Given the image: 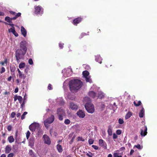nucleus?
<instances>
[{
    "instance_id": "1",
    "label": "nucleus",
    "mask_w": 157,
    "mask_h": 157,
    "mask_svg": "<svg viewBox=\"0 0 157 157\" xmlns=\"http://www.w3.org/2000/svg\"><path fill=\"white\" fill-rule=\"evenodd\" d=\"M70 90L71 91L77 90L82 86L83 83L77 79L70 81L69 83Z\"/></svg>"
},
{
    "instance_id": "2",
    "label": "nucleus",
    "mask_w": 157,
    "mask_h": 157,
    "mask_svg": "<svg viewBox=\"0 0 157 157\" xmlns=\"http://www.w3.org/2000/svg\"><path fill=\"white\" fill-rule=\"evenodd\" d=\"M28 43L25 41H22L20 44V49L19 50L26 53L27 50Z\"/></svg>"
},
{
    "instance_id": "3",
    "label": "nucleus",
    "mask_w": 157,
    "mask_h": 157,
    "mask_svg": "<svg viewBox=\"0 0 157 157\" xmlns=\"http://www.w3.org/2000/svg\"><path fill=\"white\" fill-rule=\"evenodd\" d=\"M85 107L87 111L89 113H93L94 111V105L91 102H87Z\"/></svg>"
},
{
    "instance_id": "4",
    "label": "nucleus",
    "mask_w": 157,
    "mask_h": 157,
    "mask_svg": "<svg viewBox=\"0 0 157 157\" xmlns=\"http://www.w3.org/2000/svg\"><path fill=\"white\" fill-rule=\"evenodd\" d=\"M26 53L17 49L15 53V57L17 62H20V59H23Z\"/></svg>"
},
{
    "instance_id": "5",
    "label": "nucleus",
    "mask_w": 157,
    "mask_h": 157,
    "mask_svg": "<svg viewBox=\"0 0 157 157\" xmlns=\"http://www.w3.org/2000/svg\"><path fill=\"white\" fill-rule=\"evenodd\" d=\"M30 130L32 132L38 131L40 129V124L38 123L34 122L29 126Z\"/></svg>"
},
{
    "instance_id": "6",
    "label": "nucleus",
    "mask_w": 157,
    "mask_h": 157,
    "mask_svg": "<svg viewBox=\"0 0 157 157\" xmlns=\"http://www.w3.org/2000/svg\"><path fill=\"white\" fill-rule=\"evenodd\" d=\"M41 7L39 6H35L34 13L36 15L42 14L43 13V11L42 10Z\"/></svg>"
},
{
    "instance_id": "7",
    "label": "nucleus",
    "mask_w": 157,
    "mask_h": 157,
    "mask_svg": "<svg viewBox=\"0 0 157 157\" xmlns=\"http://www.w3.org/2000/svg\"><path fill=\"white\" fill-rule=\"evenodd\" d=\"M147 128L146 126H144L141 129L140 135L142 136H144L146 135L147 132Z\"/></svg>"
},
{
    "instance_id": "8",
    "label": "nucleus",
    "mask_w": 157,
    "mask_h": 157,
    "mask_svg": "<svg viewBox=\"0 0 157 157\" xmlns=\"http://www.w3.org/2000/svg\"><path fill=\"white\" fill-rule=\"evenodd\" d=\"M99 144L100 146L105 149L107 148V144L102 139H100L98 141Z\"/></svg>"
},
{
    "instance_id": "9",
    "label": "nucleus",
    "mask_w": 157,
    "mask_h": 157,
    "mask_svg": "<svg viewBox=\"0 0 157 157\" xmlns=\"http://www.w3.org/2000/svg\"><path fill=\"white\" fill-rule=\"evenodd\" d=\"M43 138L45 143L48 145L50 144L51 141L49 136L47 135H44L43 136Z\"/></svg>"
},
{
    "instance_id": "10",
    "label": "nucleus",
    "mask_w": 157,
    "mask_h": 157,
    "mask_svg": "<svg viewBox=\"0 0 157 157\" xmlns=\"http://www.w3.org/2000/svg\"><path fill=\"white\" fill-rule=\"evenodd\" d=\"M82 20V18L81 17H78L73 20V23L75 25H77V24L80 22Z\"/></svg>"
},
{
    "instance_id": "11",
    "label": "nucleus",
    "mask_w": 157,
    "mask_h": 157,
    "mask_svg": "<svg viewBox=\"0 0 157 157\" xmlns=\"http://www.w3.org/2000/svg\"><path fill=\"white\" fill-rule=\"evenodd\" d=\"M34 138L33 137H31L29 140V145L31 148H33L34 144Z\"/></svg>"
},
{
    "instance_id": "12",
    "label": "nucleus",
    "mask_w": 157,
    "mask_h": 157,
    "mask_svg": "<svg viewBox=\"0 0 157 157\" xmlns=\"http://www.w3.org/2000/svg\"><path fill=\"white\" fill-rule=\"evenodd\" d=\"M77 114L79 117L83 118L85 116V114L84 111L79 110L77 113Z\"/></svg>"
},
{
    "instance_id": "13",
    "label": "nucleus",
    "mask_w": 157,
    "mask_h": 157,
    "mask_svg": "<svg viewBox=\"0 0 157 157\" xmlns=\"http://www.w3.org/2000/svg\"><path fill=\"white\" fill-rule=\"evenodd\" d=\"M54 119L55 117L53 115H52L50 117H48L45 121L49 124H51L53 122Z\"/></svg>"
},
{
    "instance_id": "14",
    "label": "nucleus",
    "mask_w": 157,
    "mask_h": 157,
    "mask_svg": "<svg viewBox=\"0 0 157 157\" xmlns=\"http://www.w3.org/2000/svg\"><path fill=\"white\" fill-rule=\"evenodd\" d=\"M70 107L72 110H76L78 109V106L76 104L73 102L70 103Z\"/></svg>"
},
{
    "instance_id": "15",
    "label": "nucleus",
    "mask_w": 157,
    "mask_h": 157,
    "mask_svg": "<svg viewBox=\"0 0 157 157\" xmlns=\"http://www.w3.org/2000/svg\"><path fill=\"white\" fill-rule=\"evenodd\" d=\"M11 150V147L10 145H7L5 148V152L6 154L9 153Z\"/></svg>"
},
{
    "instance_id": "16",
    "label": "nucleus",
    "mask_w": 157,
    "mask_h": 157,
    "mask_svg": "<svg viewBox=\"0 0 157 157\" xmlns=\"http://www.w3.org/2000/svg\"><path fill=\"white\" fill-rule=\"evenodd\" d=\"M21 32L22 34L24 37H25L27 35V31L22 26L21 27Z\"/></svg>"
},
{
    "instance_id": "17",
    "label": "nucleus",
    "mask_w": 157,
    "mask_h": 157,
    "mask_svg": "<svg viewBox=\"0 0 157 157\" xmlns=\"http://www.w3.org/2000/svg\"><path fill=\"white\" fill-rule=\"evenodd\" d=\"M144 109L143 107H142L139 114V117L140 118L143 117L144 115Z\"/></svg>"
},
{
    "instance_id": "18",
    "label": "nucleus",
    "mask_w": 157,
    "mask_h": 157,
    "mask_svg": "<svg viewBox=\"0 0 157 157\" xmlns=\"http://www.w3.org/2000/svg\"><path fill=\"white\" fill-rule=\"evenodd\" d=\"M56 148L59 153H61L63 151L62 146L59 144H58L56 145Z\"/></svg>"
},
{
    "instance_id": "19",
    "label": "nucleus",
    "mask_w": 157,
    "mask_h": 157,
    "mask_svg": "<svg viewBox=\"0 0 157 157\" xmlns=\"http://www.w3.org/2000/svg\"><path fill=\"white\" fill-rule=\"evenodd\" d=\"M89 96L92 98H94L95 97L96 93L93 91H90L89 92Z\"/></svg>"
},
{
    "instance_id": "20",
    "label": "nucleus",
    "mask_w": 157,
    "mask_h": 157,
    "mask_svg": "<svg viewBox=\"0 0 157 157\" xmlns=\"http://www.w3.org/2000/svg\"><path fill=\"white\" fill-rule=\"evenodd\" d=\"M108 132L109 136H111L112 134V129L111 126L109 125L108 127Z\"/></svg>"
},
{
    "instance_id": "21",
    "label": "nucleus",
    "mask_w": 157,
    "mask_h": 157,
    "mask_svg": "<svg viewBox=\"0 0 157 157\" xmlns=\"http://www.w3.org/2000/svg\"><path fill=\"white\" fill-rule=\"evenodd\" d=\"M65 113L64 110L61 108H58L57 110V114H64Z\"/></svg>"
},
{
    "instance_id": "22",
    "label": "nucleus",
    "mask_w": 157,
    "mask_h": 157,
    "mask_svg": "<svg viewBox=\"0 0 157 157\" xmlns=\"http://www.w3.org/2000/svg\"><path fill=\"white\" fill-rule=\"evenodd\" d=\"M132 115V113L131 112H128L125 117L126 120H127Z\"/></svg>"
},
{
    "instance_id": "23",
    "label": "nucleus",
    "mask_w": 157,
    "mask_h": 157,
    "mask_svg": "<svg viewBox=\"0 0 157 157\" xmlns=\"http://www.w3.org/2000/svg\"><path fill=\"white\" fill-rule=\"evenodd\" d=\"M133 104L136 106H138L142 104L141 102L140 101H137L136 100L133 102Z\"/></svg>"
},
{
    "instance_id": "24",
    "label": "nucleus",
    "mask_w": 157,
    "mask_h": 157,
    "mask_svg": "<svg viewBox=\"0 0 157 157\" xmlns=\"http://www.w3.org/2000/svg\"><path fill=\"white\" fill-rule=\"evenodd\" d=\"M8 140L9 142L10 143L13 142L14 140L13 136H11L9 137L8 138Z\"/></svg>"
},
{
    "instance_id": "25",
    "label": "nucleus",
    "mask_w": 157,
    "mask_h": 157,
    "mask_svg": "<svg viewBox=\"0 0 157 157\" xmlns=\"http://www.w3.org/2000/svg\"><path fill=\"white\" fill-rule=\"evenodd\" d=\"M82 74L85 78H86L89 75V73L87 71H85L83 72Z\"/></svg>"
},
{
    "instance_id": "26",
    "label": "nucleus",
    "mask_w": 157,
    "mask_h": 157,
    "mask_svg": "<svg viewBox=\"0 0 157 157\" xmlns=\"http://www.w3.org/2000/svg\"><path fill=\"white\" fill-rule=\"evenodd\" d=\"M116 152H114L113 154V157H122L121 155H119V150H117Z\"/></svg>"
},
{
    "instance_id": "27",
    "label": "nucleus",
    "mask_w": 157,
    "mask_h": 157,
    "mask_svg": "<svg viewBox=\"0 0 157 157\" xmlns=\"http://www.w3.org/2000/svg\"><path fill=\"white\" fill-rule=\"evenodd\" d=\"M5 20L9 23H11L12 22L11 20V18L8 16H7L5 17Z\"/></svg>"
},
{
    "instance_id": "28",
    "label": "nucleus",
    "mask_w": 157,
    "mask_h": 157,
    "mask_svg": "<svg viewBox=\"0 0 157 157\" xmlns=\"http://www.w3.org/2000/svg\"><path fill=\"white\" fill-rule=\"evenodd\" d=\"M29 154L31 157H36L35 155L34 154V153L32 150H30L29 151Z\"/></svg>"
},
{
    "instance_id": "29",
    "label": "nucleus",
    "mask_w": 157,
    "mask_h": 157,
    "mask_svg": "<svg viewBox=\"0 0 157 157\" xmlns=\"http://www.w3.org/2000/svg\"><path fill=\"white\" fill-rule=\"evenodd\" d=\"M84 101L87 102H90L91 101L90 98L88 97H86L84 98Z\"/></svg>"
},
{
    "instance_id": "30",
    "label": "nucleus",
    "mask_w": 157,
    "mask_h": 157,
    "mask_svg": "<svg viewBox=\"0 0 157 157\" xmlns=\"http://www.w3.org/2000/svg\"><path fill=\"white\" fill-rule=\"evenodd\" d=\"M25 66V63H21L19 64V67L20 69L24 68Z\"/></svg>"
},
{
    "instance_id": "31",
    "label": "nucleus",
    "mask_w": 157,
    "mask_h": 157,
    "mask_svg": "<svg viewBox=\"0 0 157 157\" xmlns=\"http://www.w3.org/2000/svg\"><path fill=\"white\" fill-rule=\"evenodd\" d=\"M19 77L20 78H23L24 79L25 78L26 76L24 74H22L21 72L19 74Z\"/></svg>"
},
{
    "instance_id": "32",
    "label": "nucleus",
    "mask_w": 157,
    "mask_h": 157,
    "mask_svg": "<svg viewBox=\"0 0 157 157\" xmlns=\"http://www.w3.org/2000/svg\"><path fill=\"white\" fill-rule=\"evenodd\" d=\"M7 59L6 58L4 61H2L0 63L3 66L4 64H7Z\"/></svg>"
},
{
    "instance_id": "33",
    "label": "nucleus",
    "mask_w": 157,
    "mask_h": 157,
    "mask_svg": "<svg viewBox=\"0 0 157 157\" xmlns=\"http://www.w3.org/2000/svg\"><path fill=\"white\" fill-rule=\"evenodd\" d=\"M10 70L11 72H14L16 70V67L14 66H10Z\"/></svg>"
},
{
    "instance_id": "34",
    "label": "nucleus",
    "mask_w": 157,
    "mask_h": 157,
    "mask_svg": "<svg viewBox=\"0 0 157 157\" xmlns=\"http://www.w3.org/2000/svg\"><path fill=\"white\" fill-rule=\"evenodd\" d=\"M27 112H25L24 113L22 114V116H21V120H23L25 118V116L27 114Z\"/></svg>"
},
{
    "instance_id": "35",
    "label": "nucleus",
    "mask_w": 157,
    "mask_h": 157,
    "mask_svg": "<svg viewBox=\"0 0 157 157\" xmlns=\"http://www.w3.org/2000/svg\"><path fill=\"white\" fill-rule=\"evenodd\" d=\"M64 114H61V113H60V114H58L59 115V119L60 121H62L63 120V115Z\"/></svg>"
},
{
    "instance_id": "36",
    "label": "nucleus",
    "mask_w": 157,
    "mask_h": 157,
    "mask_svg": "<svg viewBox=\"0 0 157 157\" xmlns=\"http://www.w3.org/2000/svg\"><path fill=\"white\" fill-rule=\"evenodd\" d=\"M4 23L6 24V25H9L10 26L12 27V28L14 27V25L13 24L11 23H8L6 22H4Z\"/></svg>"
},
{
    "instance_id": "37",
    "label": "nucleus",
    "mask_w": 157,
    "mask_h": 157,
    "mask_svg": "<svg viewBox=\"0 0 157 157\" xmlns=\"http://www.w3.org/2000/svg\"><path fill=\"white\" fill-rule=\"evenodd\" d=\"M70 121L69 120L66 119L65 120L64 123L66 124H70Z\"/></svg>"
},
{
    "instance_id": "38",
    "label": "nucleus",
    "mask_w": 157,
    "mask_h": 157,
    "mask_svg": "<svg viewBox=\"0 0 157 157\" xmlns=\"http://www.w3.org/2000/svg\"><path fill=\"white\" fill-rule=\"evenodd\" d=\"M6 71L5 68L4 67H2L0 70V74H2L4 73Z\"/></svg>"
},
{
    "instance_id": "39",
    "label": "nucleus",
    "mask_w": 157,
    "mask_h": 157,
    "mask_svg": "<svg viewBox=\"0 0 157 157\" xmlns=\"http://www.w3.org/2000/svg\"><path fill=\"white\" fill-rule=\"evenodd\" d=\"M44 125L45 127L47 128H48V127L49 126V125H48V124H49L48 123V122H47L45 121H44Z\"/></svg>"
},
{
    "instance_id": "40",
    "label": "nucleus",
    "mask_w": 157,
    "mask_h": 157,
    "mask_svg": "<svg viewBox=\"0 0 157 157\" xmlns=\"http://www.w3.org/2000/svg\"><path fill=\"white\" fill-rule=\"evenodd\" d=\"M18 100L19 103H21L22 102V98L20 96H18Z\"/></svg>"
},
{
    "instance_id": "41",
    "label": "nucleus",
    "mask_w": 157,
    "mask_h": 157,
    "mask_svg": "<svg viewBox=\"0 0 157 157\" xmlns=\"http://www.w3.org/2000/svg\"><path fill=\"white\" fill-rule=\"evenodd\" d=\"M38 132V135H41L43 134V131L40 129H40H39L38 131H36Z\"/></svg>"
},
{
    "instance_id": "42",
    "label": "nucleus",
    "mask_w": 157,
    "mask_h": 157,
    "mask_svg": "<svg viewBox=\"0 0 157 157\" xmlns=\"http://www.w3.org/2000/svg\"><path fill=\"white\" fill-rule=\"evenodd\" d=\"M118 123L120 124H122L124 123V121L123 119L119 118L118 120Z\"/></svg>"
},
{
    "instance_id": "43",
    "label": "nucleus",
    "mask_w": 157,
    "mask_h": 157,
    "mask_svg": "<svg viewBox=\"0 0 157 157\" xmlns=\"http://www.w3.org/2000/svg\"><path fill=\"white\" fill-rule=\"evenodd\" d=\"M15 30V28L14 27H13V28H11L10 29H9L8 30V31H9V32H10V33H13V31H14V30Z\"/></svg>"
},
{
    "instance_id": "44",
    "label": "nucleus",
    "mask_w": 157,
    "mask_h": 157,
    "mask_svg": "<svg viewBox=\"0 0 157 157\" xmlns=\"http://www.w3.org/2000/svg\"><path fill=\"white\" fill-rule=\"evenodd\" d=\"M30 132L29 131H28L27 132L26 134V138L27 139H28V138H29L30 135Z\"/></svg>"
},
{
    "instance_id": "45",
    "label": "nucleus",
    "mask_w": 157,
    "mask_h": 157,
    "mask_svg": "<svg viewBox=\"0 0 157 157\" xmlns=\"http://www.w3.org/2000/svg\"><path fill=\"white\" fill-rule=\"evenodd\" d=\"M86 78V82H89L90 83L91 82V80L89 78L87 77L86 78Z\"/></svg>"
},
{
    "instance_id": "46",
    "label": "nucleus",
    "mask_w": 157,
    "mask_h": 157,
    "mask_svg": "<svg viewBox=\"0 0 157 157\" xmlns=\"http://www.w3.org/2000/svg\"><path fill=\"white\" fill-rule=\"evenodd\" d=\"M94 141L93 139H90L88 140V143L90 144H92L94 143Z\"/></svg>"
},
{
    "instance_id": "47",
    "label": "nucleus",
    "mask_w": 157,
    "mask_h": 157,
    "mask_svg": "<svg viewBox=\"0 0 157 157\" xmlns=\"http://www.w3.org/2000/svg\"><path fill=\"white\" fill-rule=\"evenodd\" d=\"M15 115H16V113L14 112H12V113L11 114V115H10L11 117L12 118H13L14 117Z\"/></svg>"
},
{
    "instance_id": "48",
    "label": "nucleus",
    "mask_w": 157,
    "mask_h": 157,
    "mask_svg": "<svg viewBox=\"0 0 157 157\" xmlns=\"http://www.w3.org/2000/svg\"><path fill=\"white\" fill-rule=\"evenodd\" d=\"M13 32L12 33L15 36L17 37L18 36V33L16 32L15 30H14V31H13Z\"/></svg>"
},
{
    "instance_id": "49",
    "label": "nucleus",
    "mask_w": 157,
    "mask_h": 157,
    "mask_svg": "<svg viewBox=\"0 0 157 157\" xmlns=\"http://www.w3.org/2000/svg\"><path fill=\"white\" fill-rule=\"evenodd\" d=\"M13 32L12 33L15 36L17 37L18 36V33L16 32L15 30H14V31H13Z\"/></svg>"
},
{
    "instance_id": "50",
    "label": "nucleus",
    "mask_w": 157,
    "mask_h": 157,
    "mask_svg": "<svg viewBox=\"0 0 157 157\" xmlns=\"http://www.w3.org/2000/svg\"><path fill=\"white\" fill-rule=\"evenodd\" d=\"M29 63L30 65L33 64V60L32 59H29Z\"/></svg>"
},
{
    "instance_id": "51",
    "label": "nucleus",
    "mask_w": 157,
    "mask_h": 157,
    "mask_svg": "<svg viewBox=\"0 0 157 157\" xmlns=\"http://www.w3.org/2000/svg\"><path fill=\"white\" fill-rule=\"evenodd\" d=\"M12 128V126L11 125H9L7 128V129L9 131H10L11 130Z\"/></svg>"
},
{
    "instance_id": "52",
    "label": "nucleus",
    "mask_w": 157,
    "mask_h": 157,
    "mask_svg": "<svg viewBox=\"0 0 157 157\" xmlns=\"http://www.w3.org/2000/svg\"><path fill=\"white\" fill-rule=\"evenodd\" d=\"M87 35V34L85 33H82L80 35V36L79 37V38H82L83 36L86 35Z\"/></svg>"
},
{
    "instance_id": "53",
    "label": "nucleus",
    "mask_w": 157,
    "mask_h": 157,
    "mask_svg": "<svg viewBox=\"0 0 157 157\" xmlns=\"http://www.w3.org/2000/svg\"><path fill=\"white\" fill-rule=\"evenodd\" d=\"M121 133V131L120 130H117L116 131L117 134L118 135H120Z\"/></svg>"
},
{
    "instance_id": "54",
    "label": "nucleus",
    "mask_w": 157,
    "mask_h": 157,
    "mask_svg": "<svg viewBox=\"0 0 157 157\" xmlns=\"http://www.w3.org/2000/svg\"><path fill=\"white\" fill-rule=\"evenodd\" d=\"M117 138V136L115 133L113 134V138L114 140L116 139Z\"/></svg>"
},
{
    "instance_id": "55",
    "label": "nucleus",
    "mask_w": 157,
    "mask_h": 157,
    "mask_svg": "<svg viewBox=\"0 0 157 157\" xmlns=\"http://www.w3.org/2000/svg\"><path fill=\"white\" fill-rule=\"evenodd\" d=\"M86 155L89 157H92V153L90 152H89V153L86 154Z\"/></svg>"
},
{
    "instance_id": "56",
    "label": "nucleus",
    "mask_w": 157,
    "mask_h": 157,
    "mask_svg": "<svg viewBox=\"0 0 157 157\" xmlns=\"http://www.w3.org/2000/svg\"><path fill=\"white\" fill-rule=\"evenodd\" d=\"M92 146L95 150H98V147L97 146L92 145Z\"/></svg>"
},
{
    "instance_id": "57",
    "label": "nucleus",
    "mask_w": 157,
    "mask_h": 157,
    "mask_svg": "<svg viewBox=\"0 0 157 157\" xmlns=\"http://www.w3.org/2000/svg\"><path fill=\"white\" fill-rule=\"evenodd\" d=\"M13 156L14 154L13 153H10L8 155L7 157H13Z\"/></svg>"
},
{
    "instance_id": "58",
    "label": "nucleus",
    "mask_w": 157,
    "mask_h": 157,
    "mask_svg": "<svg viewBox=\"0 0 157 157\" xmlns=\"http://www.w3.org/2000/svg\"><path fill=\"white\" fill-rule=\"evenodd\" d=\"M63 45H64V44H63V43H59V47L61 48H63Z\"/></svg>"
},
{
    "instance_id": "59",
    "label": "nucleus",
    "mask_w": 157,
    "mask_h": 157,
    "mask_svg": "<svg viewBox=\"0 0 157 157\" xmlns=\"http://www.w3.org/2000/svg\"><path fill=\"white\" fill-rule=\"evenodd\" d=\"M48 89L49 90H51L52 89V85H51V84H49L48 85Z\"/></svg>"
},
{
    "instance_id": "60",
    "label": "nucleus",
    "mask_w": 157,
    "mask_h": 157,
    "mask_svg": "<svg viewBox=\"0 0 157 157\" xmlns=\"http://www.w3.org/2000/svg\"><path fill=\"white\" fill-rule=\"evenodd\" d=\"M135 146L138 149H141V146L140 144H138L136 145H135Z\"/></svg>"
},
{
    "instance_id": "61",
    "label": "nucleus",
    "mask_w": 157,
    "mask_h": 157,
    "mask_svg": "<svg viewBox=\"0 0 157 157\" xmlns=\"http://www.w3.org/2000/svg\"><path fill=\"white\" fill-rule=\"evenodd\" d=\"M21 15V13H17L15 15L17 18L18 17H20Z\"/></svg>"
},
{
    "instance_id": "62",
    "label": "nucleus",
    "mask_w": 157,
    "mask_h": 157,
    "mask_svg": "<svg viewBox=\"0 0 157 157\" xmlns=\"http://www.w3.org/2000/svg\"><path fill=\"white\" fill-rule=\"evenodd\" d=\"M125 150V147H121L119 150V151H124Z\"/></svg>"
},
{
    "instance_id": "63",
    "label": "nucleus",
    "mask_w": 157,
    "mask_h": 157,
    "mask_svg": "<svg viewBox=\"0 0 157 157\" xmlns=\"http://www.w3.org/2000/svg\"><path fill=\"white\" fill-rule=\"evenodd\" d=\"M18 96H17V95H15V96H14V101H15L17 100V99H18Z\"/></svg>"
},
{
    "instance_id": "64",
    "label": "nucleus",
    "mask_w": 157,
    "mask_h": 157,
    "mask_svg": "<svg viewBox=\"0 0 157 157\" xmlns=\"http://www.w3.org/2000/svg\"><path fill=\"white\" fill-rule=\"evenodd\" d=\"M9 12L10 13H11L13 15H15V14H16L15 12H13L12 11H9Z\"/></svg>"
}]
</instances>
